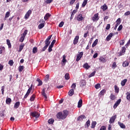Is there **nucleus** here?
Returning a JSON list of instances; mask_svg holds the SVG:
<instances>
[{
  "label": "nucleus",
  "instance_id": "obj_1",
  "mask_svg": "<svg viewBox=\"0 0 130 130\" xmlns=\"http://www.w3.org/2000/svg\"><path fill=\"white\" fill-rule=\"evenodd\" d=\"M69 114L68 110H64L63 112H59L57 114V118L58 119H66Z\"/></svg>",
  "mask_w": 130,
  "mask_h": 130
},
{
  "label": "nucleus",
  "instance_id": "obj_2",
  "mask_svg": "<svg viewBox=\"0 0 130 130\" xmlns=\"http://www.w3.org/2000/svg\"><path fill=\"white\" fill-rule=\"evenodd\" d=\"M56 42V40H53V41L51 42V45L49 46L48 48V51L49 52H51L52 51V47L54 45V44Z\"/></svg>",
  "mask_w": 130,
  "mask_h": 130
},
{
  "label": "nucleus",
  "instance_id": "obj_3",
  "mask_svg": "<svg viewBox=\"0 0 130 130\" xmlns=\"http://www.w3.org/2000/svg\"><path fill=\"white\" fill-rule=\"evenodd\" d=\"M99 14L96 13L92 17V20L93 22H96V21H98V20H99Z\"/></svg>",
  "mask_w": 130,
  "mask_h": 130
},
{
  "label": "nucleus",
  "instance_id": "obj_4",
  "mask_svg": "<svg viewBox=\"0 0 130 130\" xmlns=\"http://www.w3.org/2000/svg\"><path fill=\"white\" fill-rule=\"evenodd\" d=\"M52 35L49 36L47 39L45 41V45L47 46H49V44H50V41H49V40H50V39H51V37H52Z\"/></svg>",
  "mask_w": 130,
  "mask_h": 130
},
{
  "label": "nucleus",
  "instance_id": "obj_5",
  "mask_svg": "<svg viewBox=\"0 0 130 130\" xmlns=\"http://www.w3.org/2000/svg\"><path fill=\"white\" fill-rule=\"evenodd\" d=\"M31 14H32V11L31 10H28L24 16L25 19L26 20H27V19H29V17H30V15H31Z\"/></svg>",
  "mask_w": 130,
  "mask_h": 130
},
{
  "label": "nucleus",
  "instance_id": "obj_6",
  "mask_svg": "<svg viewBox=\"0 0 130 130\" xmlns=\"http://www.w3.org/2000/svg\"><path fill=\"white\" fill-rule=\"evenodd\" d=\"M83 52H81L79 54H77L76 58V61H79L81 58H82L83 56Z\"/></svg>",
  "mask_w": 130,
  "mask_h": 130
},
{
  "label": "nucleus",
  "instance_id": "obj_7",
  "mask_svg": "<svg viewBox=\"0 0 130 130\" xmlns=\"http://www.w3.org/2000/svg\"><path fill=\"white\" fill-rule=\"evenodd\" d=\"M31 115L33 116V117H36V118H37L40 116V114L38 113L37 112H34L31 113Z\"/></svg>",
  "mask_w": 130,
  "mask_h": 130
},
{
  "label": "nucleus",
  "instance_id": "obj_8",
  "mask_svg": "<svg viewBox=\"0 0 130 130\" xmlns=\"http://www.w3.org/2000/svg\"><path fill=\"white\" fill-rule=\"evenodd\" d=\"M32 85H31L30 87L28 89L26 93L24 95V98H27L28 97V96H29V94H30V93H31V91H32Z\"/></svg>",
  "mask_w": 130,
  "mask_h": 130
},
{
  "label": "nucleus",
  "instance_id": "obj_9",
  "mask_svg": "<svg viewBox=\"0 0 130 130\" xmlns=\"http://www.w3.org/2000/svg\"><path fill=\"white\" fill-rule=\"evenodd\" d=\"M120 102H121V99H120L116 102V103H115V104L113 106V108H114V109H115V108H116L117 107V106L118 105H119V104H120Z\"/></svg>",
  "mask_w": 130,
  "mask_h": 130
},
{
  "label": "nucleus",
  "instance_id": "obj_10",
  "mask_svg": "<svg viewBox=\"0 0 130 130\" xmlns=\"http://www.w3.org/2000/svg\"><path fill=\"white\" fill-rule=\"evenodd\" d=\"M79 38L80 37H79V36H76L75 37L73 41V44H74V45H76V44H78V42H79Z\"/></svg>",
  "mask_w": 130,
  "mask_h": 130
},
{
  "label": "nucleus",
  "instance_id": "obj_11",
  "mask_svg": "<svg viewBox=\"0 0 130 130\" xmlns=\"http://www.w3.org/2000/svg\"><path fill=\"white\" fill-rule=\"evenodd\" d=\"M115 119H116V115L113 116L110 119L109 123H113V122H114V121H115Z\"/></svg>",
  "mask_w": 130,
  "mask_h": 130
},
{
  "label": "nucleus",
  "instance_id": "obj_12",
  "mask_svg": "<svg viewBox=\"0 0 130 130\" xmlns=\"http://www.w3.org/2000/svg\"><path fill=\"white\" fill-rule=\"evenodd\" d=\"M42 95L44 97L45 100H47V95L45 93V88H44L42 91Z\"/></svg>",
  "mask_w": 130,
  "mask_h": 130
},
{
  "label": "nucleus",
  "instance_id": "obj_13",
  "mask_svg": "<svg viewBox=\"0 0 130 130\" xmlns=\"http://www.w3.org/2000/svg\"><path fill=\"white\" fill-rule=\"evenodd\" d=\"M80 87H84L86 86V81L84 80H81L80 81Z\"/></svg>",
  "mask_w": 130,
  "mask_h": 130
},
{
  "label": "nucleus",
  "instance_id": "obj_14",
  "mask_svg": "<svg viewBox=\"0 0 130 130\" xmlns=\"http://www.w3.org/2000/svg\"><path fill=\"white\" fill-rule=\"evenodd\" d=\"M121 21H120V18H118L116 21V24L115 25L114 29L116 30V28H117V26L120 24Z\"/></svg>",
  "mask_w": 130,
  "mask_h": 130
},
{
  "label": "nucleus",
  "instance_id": "obj_15",
  "mask_svg": "<svg viewBox=\"0 0 130 130\" xmlns=\"http://www.w3.org/2000/svg\"><path fill=\"white\" fill-rule=\"evenodd\" d=\"M126 48L125 47H123L122 48V50L121 52H120V53L119 54V56H121V55H123V54L124 53V52H125V50H126Z\"/></svg>",
  "mask_w": 130,
  "mask_h": 130
},
{
  "label": "nucleus",
  "instance_id": "obj_16",
  "mask_svg": "<svg viewBox=\"0 0 130 130\" xmlns=\"http://www.w3.org/2000/svg\"><path fill=\"white\" fill-rule=\"evenodd\" d=\"M77 21H83L84 20V17H83V15L79 14L77 17Z\"/></svg>",
  "mask_w": 130,
  "mask_h": 130
},
{
  "label": "nucleus",
  "instance_id": "obj_17",
  "mask_svg": "<svg viewBox=\"0 0 130 130\" xmlns=\"http://www.w3.org/2000/svg\"><path fill=\"white\" fill-rule=\"evenodd\" d=\"M113 35H114V34H113L112 32H111L106 38L107 41H109V40L112 38V36H113Z\"/></svg>",
  "mask_w": 130,
  "mask_h": 130
},
{
  "label": "nucleus",
  "instance_id": "obj_18",
  "mask_svg": "<svg viewBox=\"0 0 130 130\" xmlns=\"http://www.w3.org/2000/svg\"><path fill=\"white\" fill-rule=\"evenodd\" d=\"M10 15H11V13H10V12H6V13L5 14V16L4 18V21H6L7 20V19H8V18H9V17H10Z\"/></svg>",
  "mask_w": 130,
  "mask_h": 130
},
{
  "label": "nucleus",
  "instance_id": "obj_19",
  "mask_svg": "<svg viewBox=\"0 0 130 130\" xmlns=\"http://www.w3.org/2000/svg\"><path fill=\"white\" fill-rule=\"evenodd\" d=\"M82 104H83V100L80 99L79 101L78 104V108H81L82 107Z\"/></svg>",
  "mask_w": 130,
  "mask_h": 130
},
{
  "label": "nucleus",
  "instance_id": "obj_20",
  "mask_svg": "<svg viewBox=\"0 0 130 130\" xmlns=\"http://www.w3.org/2000/svg\"><path fill=\"white\" fill-rule=\"evenodd\" d=\"M101 9L103 10V11H106L107 9H108V7H107V5L106 4H104L103 6H101Z\"/></svg>",
  "mask_w": 130,
  "mask_h": 130
},
{
  "label": "nucleus",
  "instance_id": "obj_21",
  "mask_svg": "<svg viewBox=\"0 0 130 130\" xmlns=\"http://www.w3.org/2000/svg\"><path fill=\"white\" fill-rule=\"evenodd\" d=\"M84 118H85V115H81L80 116H79L78 118H77V120H83V119H84Z\"/></svg>",
  "mask_w": 130,
  "mask_h": 130
},
{
  "label": "nucleus",
  "instance_id": "obj_22",
  "mask_svg": "<svg viewBox=\"0 0 130 130\" xmlns=\"http://www.w3.org/2000/svg\"><path fill=\"white\" fill-rule=\"evenodd\" d=\"M118 124H119V125L120 126L121 128H125V125H124V124L120 122H118Z\"/></svg>",
  "mask_w": 130,
  "mask_h": 130
},
{
  "label": "nucleus",
  "instance_id": "obj_23",
  "mask_svg": "<svg viewBox=\"0 0 130 130\" xmlns=\"http://www.w3.org/2000/svg\"><path fill=\"white\" fill-rule=\"evenodd\" d=\"M19 106H20V102H17L16 103H15L14 105V108H15V109H17V108H19Z\"/></svg>",
  "mask_w": 130,
  "mask_h": 130
},
{
  "label": "nucleus",
  "instance_id": "obj_24",
  "mask_svg": "<svg viewBox=\"0 0 130 130\" xmlns=\"http://www.w3.org/2000/svg\"><path fill=\"white\" fill-rule=\"evenodd\" d=\"M50 16H51V15H50V14L47 13L45 15V16H44V20H45V21H47V20H48V18H49V17H50Z\"/></svg>",
  "mask_w": 130,
  "mask_h": 130
},
{
  "label": "nucleus",
  "instance_id": "obj_25",
  "mask_svg": "<svg viewBox=\"0 0 130 130\" xmlns=\"http://www.w3.org/2000/svg\"><path fill=\"white\" fill-rule=\"evenodd\" d=\"M74 89H70L69 92H68V94L69 95V96H73V94H74Z\"/></svg>",
  "mask_w": 130,
  "mask_h": 130
},
{
  "label": "nucleus",
  "instance_id": "obj_26",
  "mask_svg": "<svg viewBox=\"0 0 130 130\" xmlns=\"http://www.w3.org/2000/svg\"><path fill=\"white\" fill-rule=\"evenodd\" d=\"M126 82H127V79H125L123 81H122L121 82V86H124L125 85V84L126 83Z\"/></svg>",
  "mask_w": 130,
  "mask_h": 130
},
{
  "label": "nucleus",
  "instance_id": "obj_27",
  "mask_svg": "<svg viewBox=\"0 0 130 130\" xmlns=\"http://www.w3.org/2000/svg\"><path fill=\"white\" fill-rule=\"evenodd\" d=\"M7 45H8L9 48H11L12 47V45L11 44V41H10V40H7Z\"/></svg>",
  "mask_w": 130,
  "mask_h": 130
},
{
  "label": "nucleus",
  "instance_id": "obj_28",
  "mask_svg": "<svg viewBox=\"0 0 130 130\" xmlns=\"http://www.w3.org/2000/svg\"><path fill=\"white\" fill-rule=\"evenodd\" d=\"M12 102V99L10 98H8L6 99V104H11V103Z\"/></svg>",
  "mask_w": 130,
  "mask_h": 130
},
{
  "label": "nucleus",
  "instance_id": "obj_29",
  "mask_svg": "<svg viewBox=\"0 0 130 130\" xmlns=\"http://www.w3.org/2000/svg\"><path fill=\"white\" fill-rule=\"evenodd\" d=\"M87 3H88V0H84L83 3L82 4V8H85V7H86V5H87Z\"/></svg>",
  "mask_w": 130,
  "mask_h": 130
},
{
  "label": "nucleus",
  "instance_id": "obj_30",
  "mask_svg": "<svg viewBox=\"0 0 130 130\" xmlns=\"http://www.w3.org/2000/svg\"><path fill=\"white\" fill-rule=\"evenodd\" d=\"M24 46H25V45L24 44H21L20 45L19 49L18 50L19 52H21L22 51V50L23 49V48H24Z\"/></svg>",
  "mask_w": 130,
  "mask_h": 130
},
{
  "label": "nucleus",
  "instance_id": "obj_31",
  "mask_svg": "<svg viewBox=\"0 0 130 130\" xmlns=\"http://www.w3.org/2000/svg\"><path fill=\"white\" fill-rule=\"evenodd\" d=\"M83 68H84V69H86V70H88L89 69H90V66H89L87 63H86L83 65Z\"/></svg>",
  "mask_w": 130,
  "mask_h": 130
},
{
  "label": "nucleus",
  "instance_id": "obj_32",
  "mask_svg": "<svg viewBox=\"0 0 130 130\" xmlns=\"http://www.w3.org/2000/svg\"><path fill=\"white\" fill-rule=\"evenodd\" d=\"M96 124H97V122L96 121H93L91 124V128H94Z\"/></svg>",
  "mask_w": 130,
  "mask_h": 130
},
{
  "label": "nucleus",
  "instance_id": "obj_33",
  "mask_svg": "<svg viewBox=\"0 0 130 130\" xmlns=\"http://www.w3.org/2000/svg\"><path fill=\"white\" fill-rule=\"evenodd\" d=\"M37 82H38L39 84H38V86H42V81H41L39 78H38L37 79Z\"/></svg>",
  "mask_w": 130,
  "mask_h": 130
},
{
  "label": "nucleus",
  "instance_id": "obj_34",
  "mask_svg": "<svg viewBox=\"0 0 130 130\" xmlns=\"http://www.w3.org/2000/svg\"><path fill=\"white\" fill-rule=\"evenodd\" d=\"M97 43H98V39H96L95 41H94L93 43L92 44V47H95V46L97 45Z\"/></svg>",
  "mask_w": 130,
  "mask_h": 130
},
{
  "label": "nucleus",
  "instance_id": "obj_35",
  "mask_svg": "<svg viewBox=\"0 0 130 130\" xmlns=\"http://www.w3.org/2000/svg\"><path fill=\"white\" fill-rule=\"evenodd\" d=\"M122 66L124 68H125L128 66V62L125 61L123 62Z\"/></svg>",
  "mask_w": 130,
  "mask_h": 130
},
{
  "label": "nucleus",
  "instance_id": "obj_36",
  "mask_svg": "<svg viewBox=\"0 0 130 130\" xmlns=\"http://www.w3.org/2000/svg\"><path fill=\"white\" fill-rule=\"evenodd\" d=\"M115 92L116 93H118V92H119V88H118V87H117V85H115Z\"/></svg>",
  "mask_w": 130,
  "mask_h": 130
},
{
  "label": "nucleus",
  "instance_id": "obj_37",
  "mask_svg": "<svg viewBox=\"0 0 130 130\" xmlns=\"http://www.w3.org/2000/svg\"><path fill=\"white\" fill-rule=\"evenodd\" d=\"M96 74V71H93L92 73H91L89 76L88 78H91L92 77H94L95 76V74Z\"/></svg>",
  "mask_w": 130,
  "mask_h": 130
},
{
  "label": "nucleus",
  "instance_id": "obj_38",
  "mask_svg": "<svg viewBox=\"0 0 130 130\" xmlns=\"http://www.w3.org/2000/svg\"><path fill=\"white\" fill-rule=\"evenodd\" d=\"M48 122L50 124H52V123H53V122H54V120H53V119H50L48 120Z\"/></svg>",
  "mask_w": 130,
  "mask_h": 130
},
{
  "label": "nucleus",
  "instance_id": "obj_39",
  "mask_svg": "<svg viewBox=\"0 0 130 130\" xmlns=\"http://www.w3.org/2000/svg\"><path fill=\"white\" fill-rule=\"evenodd\" d=\"M44 26H45L44 23H41L39 25L38 28L39 29H42V28H43Z\"/></svg>",
  "mask_w": 130,
  "mask_h": 130
},
{
  "label": "nucleus",
  "instance_id": "obj_40",
  "mask_svg": "<svg viewBox=\"0 0 130 130\" xmlns=\"http://www.w3.org/2000/svg\"><path fill=\"white\" fill-rule=\"evenodd\" d=\"M62 62L63 63H66L67 62V59H66V55H63V59L62 60Z\"/></svg>",
  "mask_w": 130,
  "mask_h": 130
},
{
  "label": "nucleus",
  "instance_id": "obj_41",
  "mask_svg": "<svg viewBox=\"0 0 130 130\" xmlns=\"http://www.w3.org/2000/svg\"><path fill=\"white\" fill-rule=\"evenodd\" d=\"M49 80V75H47L46 76V78L45 79V82H47Z\"/></svg>",
  "mask_w": 130,
  "mask_h": 130
},
{
  "label": "nucleus",
  "instance_id": "obj_42",
  "mask_svg": "<svg viewBox=\"0 0 130 130\" xmlns=\"http://www.w3.org/2000/svg\"><path fill=\"white\" fill-rule=\"evenodd\" d=\"M100 60L102 61L103 62H105L106 61V59H105V58L103 57H101L100 58Z\"/></svg>",
  "mask_w": 130,
  "mask_h": 130
},
{
  "label": "nucleus",
  "instance_id": "obj_43",
  "mask_svg": "<svg viewBox=\"0 0 130 130\" xmlns=\"http://www.w3.org/2000/svg\"><path fill=\"white\" fill-rule=\"evenodd\" d=\"M8 63L10 64V66H11V67H12V66L14 65V61L13 60H10L9 61Z\"/></svg>",
  "mask_w": 130,
  "mask_h": 130
},
{
  "label": "nucleus",
  "instance_id": "obj_44",
  "mask_svg": "<svg viewBox=\"0 0 130 130\" xmlns=\"http://www.w3.org/2000/svg\"><path fill=\"white\" fill-rule=\"evenodd\" d=\"M66 80H70V76L69 73H66L64 76Z\"/></svg>",
  "mask_w": 130,
  "mask_h": 130
},
{
  "label": "nucleus",
  "instance_id": "obj_45",
  "mask_svg": "<svg viewBox=\"0 0 130 130\" xmlns=\"http://www.w3.org/2000/svg\"><path fill=\"white\" fill-rule=\"evenodd\" d=\"M126 95H127L126 99H127V100H129V101H130V93L127 92L126 93Z\"/></svg>",
  "mask_w": 130,
  "mask_h": 130
},
{
  "label": "nucleus",
  "instance_id": "obj_46",
  "mask_svg": "<svg viewBox=\"0 0 130 130\" xmlns=\"http://www.w3.org/2000/svg\"><path fill=\"white\" fill-rule=\"evenodd\" d=\"M37 51H38L37 47H34L32 49L33 53H36L37 52Z\"/></svg>",
  "mask_w": 130,
  "mask_h": 130
},
{
  "label": "nucleus",
  "instance_id": "obj_47",
  "mask_svg": "<svg viewBox=\"0 0 130 130\" xmlns=\"http://www.w3.org/2000/svg\"><path fill=\"white\" fill-rule=\"evenodd\" d=\"M19 71L20 72H22L23 70H24V66H19Z\"/></svg>",
  "mask_w": 130,
  "mask_h": 130
},
{
  "label": "nucleus",
  "instance_id": "obj_48",
  "mask_svg": "<svg viewBox=\"0 0 130 130\" xmlns=\"http://www.w3.org/2000/svg\"><path fill=\"white\" fill-rule=\"evenodd\" d=\"M100 87H101V85L99 83H98L96 85H95V88L96 89H99V88H100Z\"/></svg>",
  "mask_w": 130,
  "mask_h": 130
},
{
  "label": "nucleus",
  "instance_id": "obj_49",
  "mask_svg": "<svg viewBox=\"0 0 130 130\" xmlns=\"http://www.w3.org/2000/svg\"><path fill=\"white\" fill-rule=\"evenodd\" d=\"M35 99V94H33L30 99V101H34V100Z\"/></svg>",
  "mask_w": 130,
  "mask_h": 130
},
{
  "label": "nucleus",
  "instance_id": "obj_50",
  "mask_svg": "<svg viewBox=\"0 0 130 130\" xmlns=\"http://www.w3.org/2000/svg\"><path fill=\"white\" fill-rule=\"evenodd\" d=\"M27 32H28V30H25L24 31L23 34H22V36H23V37H26V35H27Z\"/></svg>",
  "mask_w": 130,
  "mask_h": 130
},
{
  "label": "nucleus",
  "instance_id": "obj_51",
  "mask_svg": "<svg viewBox=\"0 0 130 130\" xmlns=\"http://www.w3.org/2000/svg\"><path fill=\"white\" fill-rule=\"evenodd\" d=\"M105 92H106L105 89H103V90L100 92V95H104Z\"/></svg>",
  "mask_w": 130,
  "mask_h": 130
},
{
  "label": "nucleus",
  "instance_id": "obj_52",
  "mask_svg": "<svg viewBox=\"0 0 130 130\" xmlns=\"http://www.w3.org/2000/svg\"><path fill=\"white\" fill-rule=\"evenodd\" d=\"M110 98H111V100H114V99H115V96L112 93L111 94Z\"/></svg>",
  "mask_w": 130,
  "mask_h": 130
},
{
  "label": "nucleus",
  "instance_id": "obj_53",
  "mask_svg": "<svg viewBox=\"0 0 130 130\" xmlns=\"http://www.w3.org/2000/svg\"><path fill=\"white\" fill-rule=\"evenodd\" d=\"M86 125H87V127H89L90 126V120H88L87 122H86Z\"/></svg>",
  "mask_w": 130,
  "mask_h": 130
},
{
  "label": "nucleus",
  "instance_id": "obj_54",
  "mask_svg": "<svg viewBox=\"0 0 130 130\" xmlns=\"http://www.w3.org/2000/svg\"><path fill=\"white\" fill-rule=\"evenodd\" d=\"M24 39H25V37H23V36H22L19 41H20V42H23V41H24Z\"/></svg>",
  "mask_w": 130,
  "mask_h": 130
},
{
  "label": "nucleus",
  "instance_id": "obj_55",
  "mask_svg": "<svg viewBox=\"0 0 130 130\" xmlns=\"http://www.w3.org/2000/svg\"><path fill=\"white\" fill-rule=\"evenodd\" d=\"M1 91H2V95H4V92H5V86L2 87Z\"/></svg>",
  "mask_w": 130,
  "mask_h": 130
},
{
  "label": "nucleus",
  "instance_id": "obj_56",
  "mask_svg": "<svg viewBox=\"0 0 130 130\" xmlns=\"http://www.w3.org/2000/svg\"><path fill=\"white\" fill-rule=\"evenodd\" d=\"M63 24H64V22H63V21H61L59 24V27L60 28H61V27H62V26H63Z\"/></svg>",
  "mask_w": 130,
  "mask_h": 130
},
{
  "label": "nucleus",
  "instance_id": "obj_57",
  "mask_svg": "<svg viewBox=\"0 0 130 130\" xmlns=\"http://www.w3.org/2000/svg\"><path fill=\"white\" fill-rule=\"evenodd\" d=\"M53 2V0H46V4H51Z\"/></svg>",
  "mask_w": 130,
  "mask_h": 130
},
{
  "label": "nucleus",
  "instance_id": "obj_58",
  "mask_svg": "<svg viewBox=\"0 0 130 130\" xmlns=\"http://www.w3.org/2000/svg\"><path fill=\"white\" fill-rule=\"evenodd\" d=\"M116 67H117V66L116 65V62H114L113 63L112 68H113V69H115V68H116Z\"/></svg>",
  "mask_w": 130,
  "mask_h": 130
},
{
  "label": "nucleus",
  "instance_id": "obj_59",
  "mask_svg": "<svg viewBox=\"0 0 130 130\" xmlns=\"http://www.w3.org/2000/svg\"><path fill=\"white\" fill-rule=\"evenodd\" d=\"M48 47V46L45 45L42 49V51H45L46 50V49Z\"/></svg>",
  "mask_w": 130,
  "mask_h": 130
},
{
  "label": "nucleus",
  "instance_id": "obj_60",
  "mask_svg": "<svg viewBox=\"0 0 130 130\" xmlns=\"http://www.w3.org/2000/svg\"><path fill=\"white\" fill-rule=\"evenodd\" d=\"M122 25H119L117 30H118V31H121V30H122Z\"/></svg>",
  "mask_w": 130,
  "mask_h": 130
},
{
  "label": "nucleus",
  "instance_id": "obj_61",
  "mask_svg": "<svg viewBox=\"0 0 130 130\" xmlns=\"http://www.w3.org/2000/svg\"><path fill=\"white\" fill-rule=\"evenodd\" d=\"M124 44V40H122L120 42V45H123Z\"/></svg>",
  "mask_w": 130,
  "mask_h": 130
},
{
  "label": "nucleus",
  "instance_id": "obj_62",
  "mask_svg": "<svg viewBox=\"0 0 130 130\" xmlns=\"http://www.w3.org/2000/svg\"><path fill=\"white\" fill-rule=\"evenodd\" d=\"M106 30H109L110 29V24H108L106 27Z\"/></svg>",
  "mask_w": 130,
  "mask_h": 130
},
{
  "label": "nucleus",
  "instance_id": "obj_63",
  "mask_svg": "<svg viewBox=\"0 0 130 130\" xmlns=\"http://www.w3.org/2000/svg\"><path fill=\"white\" fill-rule=\"evenodd\" d=\"M130 15V11H127L124 13L125 16H128Z\"/></svg>",
  "mask_w": 130,
  "mask_h": 130
},
{
  "label": "nucleus",
  "instance_id": "obj_64",
  "mask_svg": "<svg viewBox=\"0 0 130 130\" xmlns=\"http://www.w3.org/2000/svg\"><path fill=\"white\" fill-rule=\"evenodd\" d=\"M106 127H105V126H102L100 128V130H106Z\"/></svg>",
  "mask_w": 130,
  "mask_h": 130
}]
</instances>
